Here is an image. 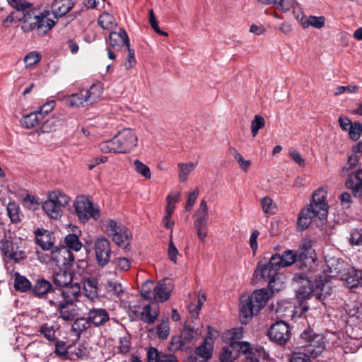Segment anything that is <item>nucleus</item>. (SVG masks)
I'll list each match as a JSON object with an SVG mask.
<instances>
[{"mask_svg":"<svg viewBox=\"0 0 362 362\" xmlns=\"http://www.w3.org/2000/svg\"><path fill=\"white\" fill-rule=\"evenodd\" d=\"M9 5L17 11H23L22 17L15 16L11 13L4 21V26L7 27L13 23L23 20L21 28L28 33L35 30L38 35H46L55 25L56 21L49 18V11H39L33 7V4L26 0H7Z\"/></svg>","mask_w":362,"mask_h":362,"instance_id":"1","label":"nucleus"},{"mask_svg":"<svg viewBox=\"0 0 362 362\" xmlns=\"http://www.w3.org/2000/svg\"><path fill=\"white\" fill-rule=\"evenodd\" d=\"M137 135L130 128H124L110 140L100 144V150L104 153H125L133 150L137 145Z\"/></svg>","mask_w":362,"mask_h":362,"instance_id":"2","label":"nucleus"},{"mask_svg":"<svg viewBox=\"0 0 362 362\" xmlns=\"http://www.w3.org/2000/svg\"><path fill=\"white\" fill-rule=\"evenodd\" d=\"M270 296L265 289L255 291L250 296H242L240 298V318L246 324L253 315L259 313L268 302Z\"/></svg>","mask_w":362,"mask_h":362,"instance_id":"3","label":"nucleus"},{"mask_svg":"<svg viewBox=\"0 0 362 362\" xmlns=\"http://www.w3.org/2000/svg\"><path fill=\"white\" fill-rule=\"evenodd\" d=\"M294 279L301 284L296 291V296L298 298L305 299L310 295H313L317 299L324 300L330 294V288L328 285L317 281L314 288L312 282L303 273L296 274Z\"/></svg>","mask_w":362,"mask_h":362,"instance_id":"4","label":"nucleus"},{"mask_svg":"<svg viewBox=\"0 0 362 362\" xmlns=\"http://www.w3.org/2000/svg\"><path fill=\"white\" fill-rule=\"evenodd\" d=\"M83 293L81 286L78 283L74 284V291L66 295V300L57 309L59 313V318L63 321H74L80 313L78 303L81 301Z\"/></svg>","mask_w":362,"mask_h":362,"instance_id":"5","label":"nucleus"},{"mask_svg":"<svg viewBox=\"0 0 362 362\" xmlns=\"http://www.w3.org/2000/svg\"><path fill=\"white\" fill-rule=\"evenodd\" d=\"M103 87L100 83H93L88 89L82 90L65 98V103L71 107H79L92 105L102 96Z\"/></svg>","mask_w":362,"mask_h":362,"instance_id":"6","label":"nucleus"},{"mask_svg":"<svg viewBox=\"0 0 362 362\" xmlns=\"http://www.w3.org/2000/svg\"><path fill=\"white\" fill-rule=\"evenodd\" d=\"M106 234L119 247L125 250L129 246L132 233L125 226L117 223L114 220H107L104 224Z\"/></svg>","mask_w":362,"mask_h":362,"instance_id":"7","label":"nucleus"},{"mask_svg":"<svg viewBox=\"0 0 362 362\" xmlns=\"http://www.w3.org/2000/svg\"><path fill=\"white\" fill-rule=\"evenodd\" d=\"M301 339L305 344L303 346L304 352L312 357H317L325 349L323 337L317 334L311 329L304 330L300 334Z\"/></svg>","mask_w":362,"mask_h":362,"instance_id":"8","label":"nucleus"},{"mask_svg":"<svg viewBox=\"0 0 362 362\" xmlns=\"http://www.w3.org/2000/svg\"><path fill=\"white\" fill-rule=\"evenodd\" d=\"M193 218L197 235L202 243H204L208 235V222L209 218L208 205L205 200H202L200 202L199 206L196 210Z\"/></svg>","mask_w":362,"mask_h":362,"instance_id":"9","label":"nucleus"},{"mask_svg":"<svg viewBox=\"0 0 362 362\" xmlns=\"http://www.w3.org/2000/svg\"><path fill=\"white\" fill-rule=\"evenodd\" d=\"M280 267L278 265L272 264V257L267 264L258 263L255 271V275L261 276L264 281L268 282V288L274 293L279 290V287L276 286V280L279 276Z\"/></svg>","mask_w":362,"mask_h":362,"instance_id":"10","label":"nucleus"},{"mask_svg":"<svg viewBox=\"0 0 362 362\" xmlns=\"http://www.w3.org/2000/svg\"><path fill=\"white\" fill-rule=\"evenodd\" d=\"M76 214L78 219L85 223L93 218L98 220L100 218V211L98 207H95L93 203L85 197H77L74 202Z\"/></svg>","mask_w":362,"mask_h":362,"instance_id":"11","label":"nucleus"},{"mask_svg":"<svg viewBox=\"0 0 362 362\" xmlns=\"http://www.w3.org/2000/svg\"><path fill=\"white\" fill-rule=\"evenodd\" d=\"M291 334L289 325L283 321L273 324L268 333L270 339L279 345L286 344L289 340Z\"/></svg>","mask_w":362,"mask_h":362,"instance_id":"12","label":"nucleus"},{"mask_svg":"<svg viewBox=\"0 0 362 362\" xmlns=\"http://www.w3.org/2000/svg\"><path fill=\"white\" fill-rule=\"evenodd\" d=\"M52 262L59 268H69L74 264V256L65 246L55 247L50 254Z\"/></svg>","mask_w":362,"mask_h":362,"instance_id":"13","label":"nucleus"},{"mask_svg":"<svg viewBox=\"0 0 362 362\" xmlns=\"http://www.w3.org/2000/svg\"><path fill=\"white\" fill-rule=\"evenodd\" d=\"M94 250L98 264L100 267L107 265L111 254L109 240L103 236L98 238L95 241Z\"/></svg>","mask_w":362,"mask_h":362,"instance_id":"14","label":"nucleus"},{"mask_svg":"<svg viewBox=\"0 0 362 362\" xmlns=\"http://www.w3.org/2000/svg\"><path fill=\"white\" fill-rule=\"evenodd\" d=\"M47 345L42 341H33L25 348V356L30 362H45Z\"/></svg>","mask_w":362,"mask_h":362,"instance_id":"15","label":"nucleus"},{"mask_svg":"<svg viewBox=\"0 0 362 362\" xmlns=\"http://www.w3.org/2000/svg\"><path fill=\"white\" fill-rule=\"evenodd\" d=\"M298 267L303 271L311 272L316 265V254L313 248L307 251H297Z\"/></svg>","mask_w":362,"mask_h":362,"instance_id":"16","label":"nucleus"},{"mask_svg":"<svg viewBox=\"0 0 362 362\" xmlns=\"http://www.w3.org/2000/svg\"><path fill=\"white\" fill-rule=\"evenodd\" d=\"M174 285L170 279H164L158 282L154 287V300L163 303L168 300Z\"/></svg>","mask_w":362,"mask_h":362,"instance_id":"17","label":"nucleus"},{"mask_svg":"<svg viewBox=\"0 0 362 362\" xmlns=\"http://www.w3.org/2000/svg\"><path fill=\"white\" fill-rule=\"evenodd\" d=\"M345 186L352 191L355 197L362 196V169L349 173L345 180Z\"/></svg>","mask_w":362,"mask_h":362,"instance_id":"18","label":"nucleus"},{"mask_svg":"<svg viewBox=\"0 0 362 362\" xmlns=\"http://www.w3.org/2000/svg\"><path fill=\"white\" fill-rule=\"evenodd\" d=\"M86 316L93 327H101L110 320L108 312L102 308L89 309Z\"/></svg>","mask_w":362,"mask_h":362,"instance_id":"19","label":"nucleus"},{"mask_svg":"<svg viewBox=\"0 0 362 362\" xmlns=\"http://www.w3.org/2000/svg\"><path fill=\"white\" fill-rule=\"evenodd\" d=\"M295 262L298 264L297 251L287 250L281 255L275 254L272 256V264L278 265L280 269L289 267Z\"/></svg>","mask_w":362,"mask_h":362,"instance_id":"20","label":"nucleus"},{"mask_svg":"<svg viewBox=\"0 0 362 362\" xmlns=\"http://www.w3.org/2000/svg\"><path fill=\"white\" fill-rule=\"evenodd\" d=\"M109 45L115 50L120 49L123 46L127 47L130 45V41L127 32L119 28L118 31H112L109 35Z\"/></svg>","mask_w":362,"mask_h":362,"instance_id":"21","label":"nucleus"},{"mask_svg":"<svg viewBox=\"0 0 362 362\" xmlns=\"http://www.w3.org/2000/svg\"><path fill=\"white\" fill-rule=\"evenodd\" d=\"M75 0H53L51 4L52 13L55 18H61L68 13L74 6Z\"/></svg>","mask_w":362,"mask_h":362,"instance_id":"22","label":"nucleus"},{"mask_svg":"<svg viewBox=\"0 0 362 362\" xmlns=\"http://www.w3.org/2000/svg\"><path fill=\"white\" fill-rule=\"evenodd\" d=\"M93 328L92 324L86 317H76L71 325V331L75 337L80 338L82 335L90 333Z\"/></svg>","mask_w":362,"mask_h":362,"instance_id":"23","label":"nucleus"},{"mask_svg":"<svg viewBox=\"0 0 362 362\" xmlns=\"http://www.w3.org/2000/svg\"><path fill=\"white\" fill-rule=\"evenodd\" d=\"M72 291H74V284L69 287L52 289L49 292L52 296L48 298L47 302L51 306H54L57 309L59 304H62L66 300V295H69Z\"/></svg>","mask_w":362,"mask_h":362,"instance_id":"24","label":"nucleus"},{"mask_svg":"<svg viewBox=\"0 0 362 362\" xmlns=\"http://www.w3.org/2000/svg\"><path fill=\"white\" fill-rule=\"evenodd\" d=\"M148 362H177L175 356L159 351L154 347H150L147 351Z\"/></svg>","mask_w":362,"mask_h":362,"instance_id":"25","label":"nucleus"},{"mask_svg":"<svg viewBox=\"0 0 362 362\" xmlns=\"http://www.w3.org/2000/svg\"><path fill=\"white\" fill-rule=\"evenodd\" d=\"M73 280V273L67 270V268H61V269L53 274V281L59 287H69L74 284H71Z\"/></svg>","mask_w":362,"mask_h":362,"instance_id":"26","label":"nucleus"},{"mask_svg":"<svg viewBox=\"0 0 362 362\" xmlns=\"http://www.w3.org/2000/svg\"><path fill=\"white\" fill-rule=\"evenodd\" d=\"M342 279L347 288H357L362 282V271L352 268L344 274Z\"/></svg>","mask_w":362,"mask_h":362,"instance_id":"27","label":"nucleus"},{"mask_svg":"<svg viewBox=\"0 0 362 362\" xmlns=\"http://www.w3.org/2000/svg\"><path fill=\"white\" fill-rule=\"evenodd\" d=\"M328 204H316L310 203L306 208L309 214L315 218H318L320 220L325 218L328 214Z\"/></svg>","mask_w":362,"mask_h":362,"instance_id":"28","label":"nucleus"},{"mask_svg":"<svg viewBox=\"0 0 362 362\" xmlns=\"http://www.w3.org/2000/svg\"><path fill=\"white\" fill-rule=\"evenodd\" d=\"M158 315L159 310L157 305H147L142 309L141 318L145 323L153 324L155 322Z\"/></svg>","mask_w":362,"mask_h":362,"instance_id":"29","label":"nucleus"},{"mask_svg":"<svg viewBox=\"0 0 362 362\" xmlns=\"http://www.w3.org/2000/svg\"><path fill=\"white\" fill-rule=\"evenodd\" d=\"M31 289L35 296L42 298L49 293L52 289V286L47 280L39 279Z\"/></svg>","mask_w":362,"mask_h":362,"instance_id":"30","label":"nucleus"},{"mask_svg":"<svg viewBox=\"0 0 362 362\" xmlns=\"http://www.w3.org/2000/svg\"><path fill=\"white\" fill-rule=\"evenodd\" d=\"M36 243L42 250H49L53 245L52 234L45 230L38 229L36 233Z\"/></svg>","mask_w":362,"mask_h":362,"instance_id":"31","label":"nucleus"},{"mask_svg":"<svg viewBox=\"0 0 362 362\" xmlns=\"http://www.w3.org/2000/svg\"><path fill=\"white\" fill-rule=\"evenodd\" d=\"M212 341V339L211 337H207L203 344L199 346L197 351H195V354H197V356H199L201 358V360H199V362H207L209 359L211 358V343Z\"/></svg>","mask_w":362,"mask_h":362,"instance_id":"32","label":"nucleus"},{"mask_svg":"<svg viewBox=\"0 0 362 362\" xmlns=\"http://www.w3.org/2000/svg\"><path fill=\"white\" fill-rule=\"evenodd\" d=\"M83 290L85 296L93 300L98 296V281L93 279H87L83 283Z\"/></svg>","mask_w":362,"mask_h":362,"instance_id":"33","label":"nucleus"},{"mask_svg":"<svg viewBox=\"0 0 362 362\" xmlns=\"http://www.w3.org/2000/svg\"><path fill=\"white\" fill-rule=\"evenodd\" d=\"M14 276V288L16 291L26 292L31 290V282L24 276L21 275L18 272H15Z\"/></svg>","mask_w":362,"mask_h":362,"instance_id":"34","label":"nucleus"},{"mask_svg":"<svg viewBox=\"0 0 362 362\" xmlns=\"http://www.w3.org/2000/svg\"><path fill=\"white\" fill-rule=\"evenodd\" d=\"M48 199L55 203L62 209L70 202V198L61 191H54L49 194Z\"/></svg>","mask_w":362,"mask_h":362,"instance_id":"35","label":"nucleus"},{"mask_svg":"<svg viewBox=\"0 0 362 362\" xmlns=\"http://www.w3.org/2000/svg\"><path fill=\"white\" fill-rule=\"evenodd\" d=\"M42 208L45 213L52 218L57 219L62 214V209L49 199L43 203Z\"/></svg>","mask_w":362,"mask_h":362,"instance_id":"36","label":"nucleus"},{"mask_svg":"<svg viewBox=\"0 0 362 362\" xmlns=\"http://www.w3.org/2000/svg\"><path fill=\"white\" fill-rule=\"evenodd\" d=\"M57 329L55 326L49 323H45L38 327L37 332L43 335V337L49 341H56Z\"/></svg>","mask_w":362,"mask_h":362,"instance_id":"37","label":"nucleus"},{"mask_svg":"<svg viewBox=\"0 0 362 362\" xmlns=\"http://www.w3.org/2000/svg\"><path fill=\"white\" fill-rule=\"evenodd\" d=\"M41 121L42 117H40L37 112H35L24 115L21 119V123L25 128L31 129L40 124Z\"/></svg>","mask_w":362,"mask_h":362,"instance_id":"38","label":"nucleus"},{"mask_svg":"<svg viewBox=\"0 0 362 362\" xmlns=\"http://www.w3.org/2000/svg\"><path fill=\"white\" fill-rule=\"evenodd\" d=\"M238 355V350L233 344L224 346L220 354V362H233Z\"/></svg>","mask_w":362,"mask_h":362,"instance_id":"39","label":"nucleus"},{"mask_svg":"<svg viewBox=\"0 0 362 362\" xmlns=\"http://www.w3.org/2000/svg\"><path fill=\"white\" fill-rule=\"evenodd\" d=\"M325 19L323 16H310L308 18H302L300 23L304 28L313 26L320 29L325 25Z\"/></svg>","mask_w":362,"mask_h":362,"instance_id":"40","label":"nucleus"},{"mask_svg":"<svg viewBox=\"0 0 362 362\" xmlns=\"http://www.w3.org/2000/svg\"><path fill=\"white\" fill-rule=\"evenodd\" d=\"M197 164L194 163H179V180L181 182H185L189 175L195 169Z\"/></svg>","mask_w":362,"mask_h":362,"instance_id":"41","label":"nucleus"},{"mask_svg":"<svg viewBox=\"0 0 362 362\" xmlns=\"http://www.w3.org/2000/svg\"><path fill=\"white\" fill-rule=\"evenodd\" d=\"M98 23L105 30H111L117 25L114 16L108 13L101 14L98 18Z\"/></svg>","mask_w":362,"mask_h":362,"instance_id":"42","label":"nucleus"},{"mask_svg":"<svg viewBox=\"0 0 362 362\" xmlns=\"http://www.w3.org/2000/svg\"><path fill=\"white\" fill-rule=\"evenodd\" d=\"M25 257V252L22 250H18V248H16L13 250V252L11 253V256H8L7 258V260L5 263V267L6 269L8 270V272L11 274L13 269L11 271L10 267H12L13 265L11 264V261H13L14 262H19L21 260L23 259Z\"/></svg>","mask_w":362,"mask_h":362,"instance_id":"43","label":"nucleus"},{"mask_svg":"<svg viewBox=\"0 0 362 362\" xmlns=\"http://www.w3.org/2000/svg\"><path fill=\"white\" fill-rule=\"evenodd\" d=\"M106 288L107 293L114 298H119L124 293L121 284L116 281H107Z\"/></svg>","mask_w":362,"mask_h":362,"instance_id":"44","label":"nucleus"},{"mask_svg":"<svg viewBox=\"0 0 362 362\" xmlns=\"http://www.w3.org/2000/svg\"><path fill=\"white\" fill-rule=\"evenodd\" d=\"M70 345L66 341L62 340L54 341V354L61 358H66L68 356V349Z\"/></svg>","mask_w":362,"mask_h":362,"instance_id":"45","label":"nucleus"},{"mask_svg":"<svg viewBox=\"0 0 362 362\" xmlns=\"http://www.w3.org/2000/svg\"><path fill=\"white\" fill-rule=\"evenodd\" d=\"M7 213L13 223L21 221L23 215L21 213L20 207L14 202H11L7 206Z\"/></svg>","mask_w":362,"mask_h":362,"instance_id":"46","label":"nucleus"},{"mask_svg":"<svg viewBox=\"0 0 362 362\" xmlns=\"http://www.w3.org/2000/svg\"><path fill=\"white\" fill-rule=\"evenodd\" d=\"M264 4H275L283 12H286L291 8L293 0H258Z\"/></svg>","mask_w":362,"mask_h":362,"instance_id":"47","label":"nucleus"},{"mask_svg":"<svg viewBox=\"0 0 362 362\" xmlns=\"http://www.w3.org/2000/svg\"><path fill=\"white\" fill-rule=\"evenodd\" d=\"M64 242L65 246L69 250L70 249L74 251H79L82 247V243L80 242L78 237L75 234H69L65 237Z\"/></svg>","mask_w":362,"mask_h":362,"instance_id":"48","label":"nucleus"},{"mask_svg":"<svg viewBox=\"0 0 362 362\" xmlns=\"http://www.w3.org/2000/svg\"><path fill=\"white\" fill-rule=\"evenodd\" d=\"M154 287L153 281H146L141 288V296L146 300H154Z\"/></svg>","mask_w":362,"mask_h":362,"instance_id":"49","label":"nucleus"},{"mask_svg":"<svg viewBox=\"0 0 362 362\" xmlns=\"http://www.w3.org/2000/svg\"><path fill=\"white\" fill-rule=\"evenodd\" d=\"M313 218H314L309 214L308 211L303 209L301 210L298 218V228L301 230H305L308 227Z\"/></svg>","mask_w":362,"mask_h":362,"instance_id":"50","label":"nucleus"},{"mask_svg":"<svg viewBox=\"0 0 362 362\" xmlns=\"http://www.w3.org/2000/svg\"><path fill=\"white\" fill-rule=\"evenodd\" d=\"M168 349L172 352H176L179 350L187 351L189 349V346L185 344V342H182V337L180 336L173 337L171 339Z\"/></svg>","mask_w":362,"mask_h":362,"instance_id":"51","label":"nucleus"},{"mask_svg":"<svg viewBox=\"0 0 362 362\" xmlns=\"http://www.w3.org/2000/svg\"><path fill=\"white\" fill-rule=\"evenodd\" d=\"M349 243L352 246L362 245V228H353L349 232Z\"/></svg>","mask_w":362,"mask_h":362,"instance_id":"52","label":"nucleus"},{"mask_svg":"<svg viewBox=\"0 0 362 362\" xmlns=\"http://www.w3.org/2000/svg\"><path fill=\"white\" fill-rule=\"evenodd\" d=\"M260 203L262 205V210L265 214L270 215L274 214L276 204L274 203L273 200L270 197H263L262 199H261Z\"/></svg>","mask_w":362,"mask_h":362,"instance_id":"53","label":"nucleus"},{"mask_svg":"<svg viewBox=\"0 0 362 362\" xmlns=\"http://www.w3.org/2000/svg\"><path fill=\"white\" fill-rule=\"evenodd\" d=\"M134 169L136 171V173L140 174L144 178H146V179L151 178V170H150V168L146 165H145L144 163H143L142 162H141L139 160H134Z\"/></svg>","mask_w":362,"mask_h":362,"instance_id":"54","label":"nucleus"},{"mask_svg":"<svg viewBox=\"0 0 362 362\" xmlns=\"http://www.w3.org/2000/svg\"><path fill=\"white\" fill-rule=\"evenodd\" d=\"M41 59V54L35 51L30 52L25 55L24 62L27 68H31L37 64Z\"/></svg>","mask_w":362,"mask_h":362,"instance_id":"55","label":"nucleus"},{"mask_svg":"<svg viewBox=\"0 0 362 362\" xmlns=\"http://www.w3.org/2000/svg\"><path fill=\"white\" fill-rule=\"evenodd\" d=\"M264 124L265 121L262 116L259 115H255L254 119L251 122V132L252 136L255 137L257 134L259 130L262 128Z\"/></svg>","mask_w":362,"mask_h":362,"instance_id":"56","label":"nucleus"},{"mask_svg":"<svg viewBox=\"0 0 362 362\" xmlns=\"http://www.w3.org/2000/svg\"><path fill=\"white\" fill-rule=\"evenodd\" d=\"M348 131L350 139L353 141H356L361 135L362 124L359 122H355Z\"/></svg>","mask_w":362,"mask_h":362,"instance_id":"57","label":"nucleus"},{"mask_svg":"<svg viewBox=\"0 0 362 362\" xmlns=\"http://www.w3.org/2000/svg\"><path fill=\"white\" fill-rule=\"evenodd\" d=\"M292 308L293 305L291 302L281 300L276 303V305H275V312L282 316L288 310L291 312Z\"/></svg>","mask_w":362,"mask_h":362,"instance_id":"58","label":"nucleus"},{"mask_svg":"<svg viewBox=\"0 0 362 362\" xmlns=\"http://www.w3.org/2000/svg\"><path fill=\"white\" fill-rule=\"evenodd\" d=\"M326 195L327 192L322 187H320L313 193L311 202L316 204H327L326 202Z\"/></svg>","mask_w":362,"mask_h":362,"instance_id":"59","label":"nucleus"},{"mask_svg":"<svg viewBox=\"0 0 362 362\" xmlns=\"http://www.w3.org/2000/svg\"><path fill=\"white\" fill-rule=\"evenodd\" d=\"M169 332L168 318L162 320L161 323L157 327L158 336L162 339H165L169 335Z\"/></svg>","mask_w":362,"mask_h":362,"instance_id":"60","label":"nucleus"},{"mask_svg":"<svg viewBox=\"0 0 362 362\" xmlns=\"http://www.w3.org/2000/svg\"><path fill=\"white\" fill-rule=\"evenodd\" d=\"M113 263L116 268L122 272H127L129 269L131 262L129 259L125 257H117L113 259Z\"/></svg>","mask_w":362,"mask_h":362,"instance_id":"61","label":"nucleus"},{"mask_svg":"<svg viewBox=\"0 0 362 362\" xmlns=\"http://www.w3.org/2000/svg\"><path fill=\"white\" fill-rule=\"evenodd\" d=\"M131 342L129 336L120 337L119 338V352L122 354L128 353L130 350Z\"/></svg>","mask_w":362,"mask_h":362,"instance_id":"62","label":"nucleus"},{"mask_svg":"<svg viewBox=\"0 0 362 362\" xmlns=\"http://www.w3.org/2000/svg\"><path fill=\"white\" fill-rule=\"evenodd\" d=\"M339 200L343 209H349L353 203L352 196L347 192L341 193L339 197Z\"/></svg>","mask_w":362,"mask_h":362,"instance_id":"63","label":"nucleus"},{"mask_svg":"<svg viewBox=\"0 0 362 362\" xmlns=\"http://www.w3.org/2000/svg\"><path fill=\"white\" fill-rule=\"evenodd\" d=\"M310 356L305 352H294L291 354L289 362H311Z\"/></svg>","mask_w":362,"mask_h":362,"instance_id":"64","label":"nucleus"}]
</instances>
